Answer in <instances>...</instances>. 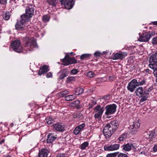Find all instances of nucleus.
I'll return each mask as SVG.
<instances>
[{
    "mask_svg": "<svg viewBox=\"0 0 157 157\" xmlns=\"http://www.w3.org/2000/svg\"><path fill=\"white\" fill-rule=\"evenodd\" d=\"M11 44L12 48L15 51L18 53H20L22 51V47L19 40L13 41Z\"/></svg>",
    "mask_w": 157,
    "mask_h": 157,
    "instance_id": "nucleus-1",
    "label": "nucleus"
},
{
    "mask_svg": "<svg viewBox=\"0 0 157 157\" xmlns=\"http://www.w3.org/2000/svg\"><path fill=\"white\" fill-rule=\"evenodd\" d=\"M117 108V106L115 104L107 105L105 108V114L106 115L113 114L116 111Z\"/></svg>",
    "mask_w": 157,
    "mask_h": 157,
    "instance_id": "nucleus-2",
    "label": "nucleus"
},
{
    "mask_svg": "<svg viewBox=\"0 0 157 157\" xmlns=\"http://www.w3.org/2000/svg\"><path fill=\"white\" fill-rule=\"evenodd\" d=\"M96 113L94 117L95 118L100 119L101 118L104 110V107H101L100 105H97L95 108Z\"/></svg>",
    "mask_w": 157,
    "mask_h": 157,
    "instance_id": "nucleus-3",
    "label": "nucleus"
},
{
    "mask_svg": "<svg viewBox=\"0 0 157 157\" xmlns=\"http://www.w3.org/2000/svg\"><path fill=\"white\" fill-rule=\"evenodd\" d=\"M34 11V9L33 8L28 7L25 10V13L21 16H23L24 18L29 21L30 18L33 15Z\"/></svg>",
    "mask_w": 157,
    "mask_h": 157,
    "instance_id": "nucleus-4",
    "label": "nucleus"
},
{
    "mask_svg": "<svg viewBox=\"0 0 157 157\" xmlns=\"http://www.w3.org/2000/svg\"><path fill=\"white\" fill-rule=\"evenodd\" d=\"M59 1L61 5L67 9H71L74 4L73 0H59Z\"/></svg>",
    "mask_w": 157,
    "mask_h": 157,
    "instance_id": "nucleus-5",
    "label": "nucleus"
},
{
    "mask_svg": "<svg viewBox=\"0 0 157 157\" xmlns=\"http://www.w3.org/2000/svg\"><path fill=\"white\" fill-rule=\"evenodd\" d=\"M24 42L27 47L29 46L31 48L37 47L36 43L34 39L27 37L25 38Z\"/></svg>",
    "mask_w": 157,
    "mask_h": 157,
    "instance_id": "nucleus-6",
    "label": "nucleus"
},
{
    "mask_svg": "<svg viewBox=\"0 0 157 157\" xmlns=\"http://www.w3.org/2000/svg\"><path fill=\"white\" fill-rule=\"evenodd\" d=\"M77 63V60L74 58H71L69 56H65L63 60V64L64 66Z\"/></svg>",
    "mask_w": 157,
    "mask_h": 157,
    "instance_id": "nucleus-7",
    "label": "nucleus"
},
{
    "mask_svg": "<svg viewBox=\"0 0 157 157\" xmlns=\"http://www.w3.org/2000/svg\"><path fill=\"white\" fill-rule=\"evenodd\" d=\"M157 65V51L151 56L149 60V67H153V66Z\"/></svg>",
    "mask_w": 157,
    "mask_h": 157,
    "instance_id": "nucleus-8",
    "label": "nucleus"
},
{
    "mask_svg": "<svg viewBox=\"0 0 157 157\" xmlns=\"http://www.w3.org/2000/svg\"><path fill=\"white\" fill-rule=\"evenodd\" d=\"M151 36V33L150 31L146 32L140 36L138 40L140 42H146L148 41Z\"/></svg>",
    "mask_w": 157,
    "mask_h": 157,
    "instance_id": "nucleus-9",
    "label": "nucleus"
},
{
    "mask_svg": "<svg viewBox=\"0 0 157 157\" xmlns=\"http://www.w3.org/2000/svg\"><path fill=\"white\" fill-rule=\"evenodd\" d=\"M28 21H29L24 18L23 16H21V20L19 21H17L15 25V26L16 29L18 30L22 29L24 27L25 23Z\"/></svg>",
    "mask_w": 157,
    "mask_h": 157,
    "instance_id": "nucleus-10",
    "label": "nucleus"
},
{
    "mask_svg": "<svg viewBox=\"0 0 157 157\" xmlns=\"http://www.w3.org/2000/svg\"><path fill=\"white\" fill-rule=\"evenodd\" d=\"M120 144H114L113 145H105L104 147V149L105 151H112L117 150L119 149Z\"/></svg>",
    "mask_w": 157,
    "mask_h": 157,
    "instance_id": "nucleus-11",
    "label": "nucleus"
},
{
    "mask_svg": "<svg viewBox=\"0 0 157 157\" xmlns=\"http://www.w3.org/2000/svg\"><path fill=\"white\" fill-rule=\"evenodd\" d=\"M103 133L104 135L106 138H109L114 133V132L110 128L106 125L104 128Z\"/></svg>",
    "mask_w": 157,
    "mask_h": 157,
    "instance_id": "nucleus-12",
    "label": "nucleus"
},
{
    "mask_svg": "<svg viewBox=\"0 0 157 157\" xmlns=\"http://www.w3.org/2000/svg\"><path fill=\"white\" fill-rule=\"evenodd\" d=\"M137 80L136 79H133L128 84L127 88L128 90L131 92H133L136 86Z\"/></svg>",
    "mask_w": 157,
    "mask_h": 157,
    "instance_id": "nucleus-13",
    "label": "nucleus"
},
{
    "mask_svg": "<svg viewBox=\"0 0 157 157\" xmlns=\"http://www.w3.org/2000/svg\"><path fill=\"white\" fill-rule=\"evenodd\" d=\"M106 125L109 127L110 129L112 130L114 132L118 128L119 123L117 121L114 120L111 121L109 123L107 124Z\"/></svg>",
    "mask_w": 157,
    "mask_h": 157,
    "instance_id": "nucleus-14",
    "label": "nucleus"
},
{
    "mask_svg": "<svg viewBox=\"0 0 157 157\" xmlns=\"http://www.w3.org/2000/svg\"><path fill=\"white\" fill-rule=\"evenodd\" d=\"M53 129L59 132H62L65 130V126L61 123H58L52 125Z\"/></svg>",
    "mask_w": 157,
    "mask_h": 157,
    "instance_id": "nucleus-15",
    "label": "nucleus"
},
{
    "mask_svg": "<svg viewBox=\"0 0 157 157\" xmlns=\"http://www.w3.org/2000/svg\"><path fill=\"white\" fill-rule=\"evenodd\" d=\"M127 53L126 52L117 53L114 55L112 59L113 60L121 59L127 56Z\"/></svg>",
    "mask_w": 157,
    "mask_h": 157,
    "instance_id": "nucleus-16",
    "label": "nucleus"
},
{
    "mask_svg": "<svg viewBox=\"0 0 157 157\" xmlns=\"http://www.w3.org/2000/svg\"><path fill=\"white\" fill-rule=\"evenodd\" d=\"M85 124L84 123L78 125L74 130L73 133L75 135H78L80 133V132L84 130Z\"/></svg>",
    "mask_w": 157,
    "mask_h": 157,
    "instance_id": "nucleus-17",
    "label": "nucleus"
},
{
    "mask_svg": "<svg viewBox=\"0 0 157 157\" xmlns=\"http://www.w3.org/2000/svg\"><path fill=\"white\" fill-rule=\"evenodd\" d=\"M47 142L48 143H52L57 138L56 135H55L54 133H50L48 135Z\"/></svg>",
    "mask_w": 157,
    "mask_h": 157,
    "instance_id": "nucleus-18",
    "label": "nucleus"
},
{
    "mask_svg": "<svg viewBox=\"0 0 157 157\" xmlns=\"http://www.w3.org/2000/svg\"><path fill=\"white\" fill-rule=\"evenodd\" d=\"M50 150L48 148H44L40 151L39 153V157H47L48 154L49 153Z\"/></svg>",
    "mask_w": 157,
    "mask_h": 157,
    "instance_id": "nucleus-19",
    "label": "nucleus"
},
{
    "mask_svg": "<svg viewBox=\"0 0 157 157\" xmlns=\"http://www.w3.org/2000/svg\"><path fill=\"white\" fill-rule=\"evenodd\" d=\"M48 68L49 67L47 65H43L40 69L38 75H41L42 74L47 72L49 71Z\"/></svg>",
    "mask_w": 157,
    "mask_h": 157,
    "instance_id": "nucleus-20",
    "label": "nucleus"
},
{
    "mask_svg": "<svg viewBox=\"0 0 157 157\" xmlns=\"http://www.w3.org/2000/svg\"><path fill=\"white\" fill-rule=\"evenodd\" d=\"M135 146L132 144L128 143L122 146L123 149L126 151H130L132 148H135Z\"/></svg>",
    "mask_w": 157,
    "mask_h": 157,
    "instance_id": "nucleus-21",
    "label": "nucleus"
},
{
    "mask_svg": "<svg viewBox=\"0 0 157 157\" xmlns=\"http://www.w3.org/2000/svg\"><path fill=\"white\" fill-rule=\"evenodd\" d=\"M140 126V124L139 123V119L138 118H136V121H134L133 124L130 125V129H134L138 128Z\"/></svg>",
    "mask_w": 157,
    "mask_h": 157,
    "instance_id": "nucleus-22",
    "label": "nucleus"
},
{
    "mask_svg": "<svg viewBox=\"0 0 157 157\" xmlns=\"http://www.w3.org/2000/svg\"><path fill=\"white\" fill-rule=\"evenodd\" d=\"M137 96L140 97V96H142V95L144 94V90L142 87H139L137 88L135 92Z\"/></svg>",
    "mask_w": 157,
    "mask_h": 157,
    "instance_id": "nucleus-23",
    "label": "nucleus"
},
{
    "mask_svg": "<svg viewBox=\"0 0 157 157\" xmlns=\"http://www.w3.org/2000/svg\"><path fill=\"white\" fill-rule=\"evenodd\" d=\"M58 74L59 75V79L60 80L63 79L67 75L66 71L64 70L59 71Z\"/></svg>",
    "mask_w": 157,
    "mask_h": 157,
    "instance_id": "nucleus-24",
    "label": "nucleus"
},
{
    "mask_svg": "<svg viewBox=\"0 0 157 157\" xmlns=\"http://www.w3.org/2000/svg\"><path fill=\"white\" fill-rule=\"evenodd\" d=\"M69 93V92L67 90H65L63 91H62L60 92L58 94V96L62 98L64 96Z\"/></svg>",
    "mask_w": 157,
    "mask_h": 157,
    "instance_id": "nucleus-25",
    "label": "nucleus"
},
{
    "mask_svg": "<svg viewBox=\"0 0 157 157\" xmlns=\"http://www.w3.org/2000/svg\"><path fill=\"white\" fill-rule=\"evenodd\" d=\"M65 98L67 101H72L76 98V96L73 95H70L65 96Z\"/></svg>",
    "mask_w": 157,
    "mask_h": 157,
    "instance_id": "nucleus-26",
    "label": "nucleus"
},
{
    "mask_svg": "<svg viewBox=\"0 0 157 157\" xmlns=\"http://www.w3.org/2000/svg\"><path fill=\"white\" fill-rule=\"evenodd\" d=\"M83 92V89L81 87L77 88L75 90V94L78 95L81 94Z\"/></svg>",
    "mask_w": 157,
    "mask_h": 157,
    "instance_id": "nucleus-27",
    "label": "nucleus"
},
{
    "mask_svg": "<svg viewBox=\"0 0 157 157\" xmlns=\"http://www.w3.org/2000/svg\"><path fill=\"white\" fill-rule=\"evenodd\" d=\"M149 138L150 140H152L153 138H155L156 136V134L155 132L151 131L149 132Z\"/></svg>",
    "mask_w": 157,
    "mask_h": 157,
    "instance_id": "nucleus-28",
    "label": "nucleus"
},
{
    "mask_svg": "<svg viewBox=\"0 0 157 157\" xmlns=\"http://www.w3.org/2000/svg\"><path fill=\"white\" fill-rule=\"evenodd\" d=\"M89 145V143L87 142H85L83 143L80 146V149L82 150H83L86 149V148Z\"/></svg>",
    "mask_w": 157,
    "mask_h": 157,
    "instance_id": "nucleus-29",
    "label": "nucleus"
},
{
    "mask_svg": "<svg viewBox=\"0 0 157 157\" xmlns=\"http://www.w3.org/2000/svg\"><path fill=\"white\" fill-rule=\"evenodd\" d=\"M58 0H49V3L53 6H55L58 3Z\"/></svg>",
    "mask_w": 157,
    "mask_h": 157,
    "instance_id": "nucleus-30",
    "label": "nucleus"
},
{
    "mask_svg": "<svg viewBox=\"0 0 157 157\" xmlns=\"http://www.w3.org/2000/svg\"><path fill=\"white\" fill-rule=\"evenodd\" d=\"M90 56V54H84L82 55L80 57V59L81 60L87 59Z\"/></svg>",
    "mask_w": 157,
    "mask_h": 157,
    "instance_id": "nucleus-31",
    "label": "nucleus"
},
{
    "mask_svg": "<svg viewBox=\"0 0 157 157\" xmlns=\"http://www.w3.org/2000/svg\"><path fill=\"white\" fill-rule=\"evenodd\" d=\"M141 97V98L140 100V102H143L146 101L147 98L148 97V96L147 95L145 94V95H142V96H140Z\"/></svg>",
    "mask_w": 157,
    "mask_h": 157,
    "instance_id": "nucleus-32",
    "label": "nucleus"
},
{
    "mask_svg": "<svg viewBox=\"0 0 157 157\" xmlns=\"http://www.w3.org/2000/svg\"><path fill=\"white\" fill-rule=\"evenodd\" d=\"M149 67L154 70L153 74L155 77L157 78V65L153 66V67Z\"/></svg>",
    "mask_w": 157,
    "mask_h": 157,
    "instance_id": "nucleus-33",
    "label": "nucleus"
},
{
    "mask_svg": "<svg viewBox=\"0 0 157 157\" xmlns=\"http://www.w3.org/2000/svg\"><path fill=\"white\" fill-rule=\"evenodd\" d=\"M153 87L151 86L150 87L147 89H145V90H144V94L148 95L149 93L151 91Z\"/></svg>",
    "mask_w": 157,
    "mask_h": 157,
    "instance_id": "nucleus-34",
    "label": "nucleus"
},
{
    "mask_svg": "<svg viewBox=\"0 0 157 157\" xmlns=\"http://www.w3.org/2000/svg\"><path fill=\"white\" fill-rule=\"evenodd\" d=\"M10 16V13L9 12H6L5 14L3 15V18L5 20H8L9 19Z\"/></svg>",
    "mask_w": 157,
    "mask_h": 157,
    "instance_id": "nucleus-35",
    "label": "nucleus"
},
{
    "mask_svg": "<svg viewBox=\"0 0 157 157\" xmlns=\"http://www.w3.org/2000/svg\"><path fill=\"white\" fill-rule=\"evenodd\" d=\"M46 121L48 124H51L53 123V120L50 117H48L46 118Z\"/></svg>",
    "mask_w": 157,
    "mask_h": 157,
    "instance_id": "nucleus-36",
    "label": "nucleus"
},
{
    "mask_svg": "<svg viewBox=\"0 0 157 157\" xmlns=\"http://www.w3.org/2000/svg\"><path fill=\"white\" fill-rule=\"evenodd\" d=\"M146 83V80L145 79H143L142 80H141L140 82H137V85L138 86H139L143 85L144 84H145Z\"/></svg>",
    "mask_w": 157,
    "mask_h": 157,
    "instance_id": "nucleus-37",
    "label": "nucleus"
},
{
    "mask_svg": "<svg viewBox=\"0 0 157 157\" xmlns=\"http://www.w3.org/2000/svg\"><path fill=\"white\" fill-rule=\"evenodd\" d=\"M87 75L89 78H92L94 77L95 75L92 71H90L87 72Z\"/></svg>",
    "mask_w": 157,
    "mask_h": 157,
    "instance_id": "nucleus-38",
    "label": "nucleus"
},
{
    "mask_svg": "<svg viewBox=\"0 0 157 157\" xmlns=\"http://www.w3.org/2000/svg\"><path fill=\"white\" fill-rule=\"evenodd\" d=\"M42 20L44 22H46L49 21V19L47 15H45L43 17Z\"/></svg>",
    "mask_w": 157,
    "mask_h": 157,
    "instance_id": "nucleus-39",
    "label": "nucleus"
},
{
    "mask_svg": "<svg viewBox=\"0 0 157 157\" xmlns=\"http://www.w3.org/2000/svg\"><path fill=\"white\" fill-rule=\"evenodd\" d=\"M126 136H127L126 134H123L119 137V140L120 141H123L126 138Z\"/></svg>",
    "mask_w": 157,
    "mask_h": 157,
    "instance_id": "nucleus-40",
    "label": "nucleus"
},
{
    "mask_svg": "<svg viewBox=\"0 0 157 157\" xmlns=\"http://www.w3.org/2000/svg\"><path fill=\"white\" fill-rule=\"evenodd\" d=\"M118 153L115 152L107 154L106 155V157H116Z\"/></svg>",
    "mask_w": 157,
    "mask_h": 157,
    "instance_id": "nucleus-41",
    "label": "nucleus"
},
{
    "mask_svg": "<svg viewBox=\"0 0 157 157\" xmlns=\"http://www.w3.org/2000/svg\"><path fill=\"white\" fill-rule=\"evenodd\" d=\"M80 103V101L79 100H76L73 103H71L72 105H73L74 106H77Z\"/></svg>",
    "mask_w": 157,
    "mask_h": 157,
    "instance_id": "nucleus-42",
    "label": "nucleus"
},
{
    "mask_svg": "<svg viewBox=\"0 0 157 157\" xmlns=\"http://www.w3.org/2000/svg\"><path fill=\"white\" fill-rule=\"evenodd\" d=\"M152 43L153 45L157 44V37L152 39Z\"/></svg>",
    "mask_w": 157,
    "mask_h": 157,
    "instance_id": "nucleus-43",
    "label": "nucleus"
},
{
    "mask_svg": "<svg viewBox=\"0 0 157 157\" xmlns=\"http://www.w3.org/2000/svg\"><path fill=\"white\" fill-rule=\"evenodd\" d=\"M101 54L102 53L99 52H96L94 54V55L95 57L100 56Z\"/></svg>",
    "mask_w": 157,
    "mask_h": 157,
    "instance_id": "nucleus-44",
    "label": "nucleus"
},
{
    "mask_svg": "<svg viewBox=\"0 0 157 157\" xmlns=\"http://www.w3.org/2000/svg\"><path fill=\"white\" fill-rule=\"evenodd\" d=\"M117 157H129L126 154L121 153L119 154Z\"/></svg>",
    "mask_w": 157,
    "mask_h": 157,
    "instance_id": "nucleus-45",
    "label": "nucleus"
},
{
    "mask_svg": "<svg viewBox=\"0 0 157 157\" xmlns=\"http://www.w3.org/2000/svg\"><path fill=\"white\" fill-rule=\"evenodd\" d=\"M56 157H67L64 153H60L57 155Z\"/></svg>",
    "mask_w": 157,
    "mask_h": 157,
    "instance_id": "nucleus-46",
    "label": "nucleus"
},
{
    "mask_svg": "<svg viewBox=\"0 0 157 157\" xmlns=\"http://www.w3.org/2000/svg\"><path fill=\"white\" fill-rule=\"evenodd\" d=\"M78 72L77 69H73L71 71V73L72 74L75 75Z\"/></svg>",
    "mask_w": 157,
    "mask_h": 157,
    "instance_id": "nucleus-47",
    "label": "nucleus"
},
{
    "mask_svg": "<svg viewBox=\"0 0 157 157\" xmlns=\"http://www.w3.org/2000/svg\"><path fill=\"white\" fill-rule=\"evenodd\" d=\"M52 73H51V72H49L48 73H47V75H46V77L47 78L52 77Z\"/></svg>",
    "mask_w": 157,
    "mask_h": 157,
    "instance_id": "nucleus-48",
    "label": "nucleus"
},
{
    "mask_svg": "<svg viewBox=\"0 0 157 157\" xmlns=\"http://www.w3.org/2000/svg\"><path fill=\"white\" fill-rule=\"evenodd\" d=\"M7 3V0H0V3L1 4H6Z\"/></svg>",
    "mask_w": 157,
    "mask_h": 157,
    "instance_id": "nucleus-49",
    "label": "nucleus"
},
{
    "mask_svg": "<svg viewBox=\"0 0 157 157\" xmlns=\"http://www.w3.org/2000/svg\"><path fill=\"white\" fill-rule=\"evenodd\" d=\"M153 151L154 152L157 151V144L155 145L153 147Z\"/></svg>",
    "mask_w": 157,
    "mask_h": 157,
    "instance_id": "nucleus-50",
    "label": "nucleus"
},
{
    "mask_svg": "<svg viewBox=\"0 0 157 157\" xmlns=\"http://www.w3.org/2000/svg\"><path fill=\"white\" fill-rule=\"evenodd\" d=\"M109 79L110 81H113L115 79V77L113 76H110L109 77Z\"/></svg>",
    "mask_w": 157,
    "mask_h": 157,
    "instance_id": "nucleus-51",
    "label": "nucleus"
},
{
    "mask_svg": "<svg viewBox=\"0 0 157 157\" xmlns=\"http://www.w3.org/2000/svg\"><path fill=\"white\" fill-rule=\"evenodd\" d=\"M68 80L70 81H71L73 80L74 79V78L73 77H69L68 78Z\"/></svg>",
    "mask_w": 157,
    "mask_h": 157,
    "instance_id": "nucleus-52",
    "label": "nucleus"
},
{
    "mask_svg": "<svg viewBox=\"0 0 157 157\" xmlns=\"http://www.w3.org/2000/svg\"><path fill=\"white\" fill-rule=\"evenodd\" d=\"M144 71L147 73H151V72H149L150 71V70L148 69H145Z\"/></svg>",
    "mask_w": 157,
    "mask_h": 157,
    "instance_id": "nucleus-53",
    "label": "nucleus"
},
{
    "mask_svg": "<svg viewBox=\"0 0 157 157\" xmlns=\"http://www.w3.org/2000/svg\"><path fill=\"white\" fill-rule=\"evenodd\" d=\"M93 105L92 104H90L89 105V108L90 109H91L93 107Z\"/></svg>",
    "mask_w": 157,
    "mask_h": 157,
    "instance_id": "nucleus-54",
    "label": "nucleus"
},
{
    "mask_svg": "<svg viewBox=\"0 0 157 157\" xmlns=\"http://www.w3.org/2000/svg\"><path fill=\"white\" fill-rule=\"evenodd\" d=\"M152 23L153 25H157V21L152 22Z\"/></svg>",
    "mask_w": 157,
    "mask_h": 157,
    "instance_id": "nucleus-55",
    "label": "nucleus"
},
{
    "mask_svg": "<svg viewBox=\"0 0 157 157\" xmlns=\"http://www.w3.org/2000/svg\"><path fill=\"white\" fill-rule=\"evenodd\" d=\"M4 140H2L0 142V144H1L2 143H4Z\"/></svg>",
    "mask_w": 157,
    "mask_h": 157,
    "instance_id": "nucleus-56",
    "label": "nucleus"
},
{
    "mask_svg": "<svg viewBox=\"0 0 157 157\" xmlns=\"http://www.w3.org/2000/svg\"><path fill=\"white\" fill-rule=\"evenodd\" d=\"M105 53H106V52H103V54L102 53L101 55H105Z\"/></svg>",
    "mask_w": 157,
    "mask_h": 157,
    "instance_id": "nucleus-57",
    "label": "nucleus"
},
{
    "mask_svg": "<svg viewBox=\"0 0 157 157\" xmlns=\"http://www.w3.org/2000/svg\"><path fill=\"white\" fill-rule=\"evenodd\" d=\"M156 82L157 83V78H156L155 80Z\"/></svg>",
    "mask_w": 157,
    "mask_h": 157,
    "instance_id": "nucleus-58",
    "label": "nucleus"
},
{
    "mask_svg": "<svg viewBox=\"0 0 157 157\" xmlns=\"http://www.w3.org/2000/svg\"><path fill=\"white\" fill-rule=\"evenodd\" d=\"M73 53V52H71L70 53V55H71Z\"/></svg>",
    "mask_w": 157,
    "mask_h": 157,
    "instance_id": "nucleus-59",
    "label": "nucleus"
}]
</instances>
